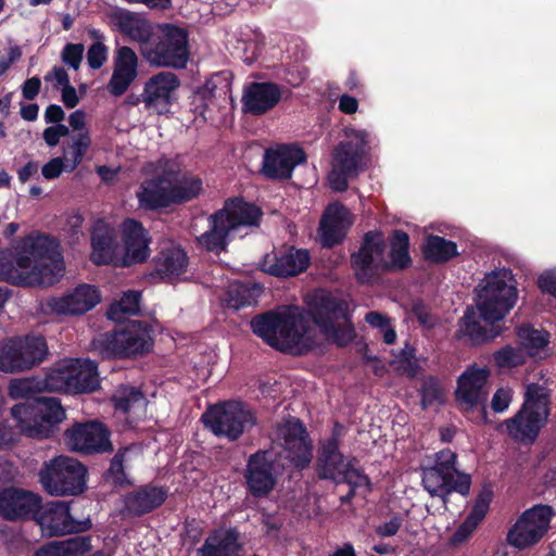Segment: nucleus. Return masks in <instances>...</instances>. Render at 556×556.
<instances>
[{"label": "nucleus", "instance_id": "de8ad7c7", "mask_svg": "<svg viewBox=\"0 0 556 556\" xmlns=\"http://www.w3.org/2000/svg\"><path fill=\"white\" fill-rule=\"evenodd\" d=\"M419 395L422 409L445 403V389L441 380L435 376H428L424 379L419 389Z\"/></svg>", "mask_w": 556, "mask_h": 556}, {"label": "nucleus", "instance_id": "b1692460", "mask_svg": "<svg viewBox=\"0 0 556 556\" xmlns=\"http://www.w3.org/2000/svg\"><path fill=\"white\" fill-rule=\"evenodd\" d=\"M168 497V488L146 483L122 495L121 515L125 518H139L160 508Z\"/></svg>", "mask_w": 556, "mask_h": 556}, {"label": "nucleus", "instance_id": "20e7f679", "mask_svg": "<svg viewBox=\"0 0 556 556\" xmlns=\"http://www.w3.org/2000/svg\"><path fill=\"white\" fill-rule=\"evenodd\" d=\"M551 413V391L544 386L532 382L526 387L519 409L510 418L501 422L497 430L504 431L517 444L531 446L548 424Z\"/></svg>", "mask_w": 556, "mask_h": 556}, {"label": "nucleus", "instance_id": "13d9d810", "mask_svg": "<svg viewBox=\"0 0 556 556\" xmlns=\"http://www.w3.org/2000/svg\"><path fill=\"white\" fill-rule=\"evenodd\" d=\"M494 363L500 368H514L523 363L522 354L510 345H506L493 354Z\"/></svg>", "mask_w": 556, "mask_h": 556}, {"label": "nucleus", "instance_id": "8fccbe9b", "mask_svg": "<svg viewBox=\"0 0 556 556\" xmlns=\"http://www.w3.org/2000/svg\"><path fill=\"white\" fill-rule=\"evenodd\" d=\"M128 448H119L110 462V467L103 473L106 482L114 486L124 488L132 485V481L127 477L124 463Z\"/></svg>", "mask_w": 556, "mask_h": 556}, {"label": "nucleus", "instance_id": "2f4dec72", "mask_svg": "<svg viewBox=\"0 0 556 556\" xmlns=\"http://www.w3.org/2000/svg\"><path fill=\"white\" fill-rule=\"evenodd\" d=\"M281 99L279 85L271 81L251 83L245 87V130H248V114L264 115L273 110Z\"/></svg>", "mask_w": 556, "mask_h": 556}, {"label": "nucleus", "instance_id": "a211bd4d", "mask_svg": "<svg viewBox=\"0 0 556 556\" xmlns=\"http://www.w3.org/2000/svg\"><path fill=\"white\" fill-rule=\"evenodd\" d=\"M356 462L355 457L345 460L340 446L318 443L315 472L319 480H329L337 484L348 481V475H354L370 488L369 477L362 468L354 467Z\"/></svg>", "mask_w": 556, "mask_h": 556}, {"label": "nucleus", "instance_id": "dca6fc26", "mask_svg": "<svg viewBox=\"0 0 556 556\" xmlns=\"http://www.w3.org/2000/svg\"><path fill=\"white\" fill-rule=\"evenodd\" d=\"M554 515V509L544 504H538L525 510L509 529L508 543L519 549L538 544L548 531Z\"/></svg>", "mask_w": 556, "mask_h": 556}, {"label": "nucleus", "instance_id": "ea45409f", "mask_svg": "<svg viewBox=\"0 0 556 556\" xmlns=\"http://www.w3.org/2000/svg\"><path fill=\"white\" fill-rule=\"evenodd\" d=\"M116 25L118 30L139 43L140 54L143 56L146 43L152 39L154 30L151 24L135 13L126 11L117 15Z\"/></svg>", "mask_w": 556, "mask_h": 556}, {"label": "nucleus", "instance_id": "6e6d98bb", "mask_svg": "<svg viewBox=\"0 0 556 556\" xmlns=\"http://www.w3.org/2000/svg\"><path fill=\"white\" fill-rule=\"evenodd\" d=\"M63 556H81L90 552L91 535H76L64 541H59Z\"/></svg>", "mask_w": 556, "mask_h": 556}, {"label": "nucleus", "instance_id": "1a4fd4ad", "mask_svg": "<svg viewBox=\"0 0 556 556\" xmlns=\"http://www.w3.org/2000/svg\"><path fill=\"white\" fill-rule=\"evenodd\" d=\"M313 323L326 340L338 348H345L356 338L349 305L344 300L330 294L315 295L311 301Z\"/></svg>", "mask_w": 556, "mask_h": 556}, {"label": "nucleus", "instance_id": "ddd939ff", "mask_svg": "<svg viewBox=\"0 0 556 556\" xmlns=\"http://www.w3.org/2000/svg\"><path fill=\"white\" fill-rule=\"evenodd\" d=\"M48 355L42 336H25L11 339L0 352V370L15 372L28 370L41 364Z\"/></svg>", "mask_w": 556, "mask_h": 556}, {"label": "nucleus", "instance_id": "2eb2a0df", "mask_svg": "<svg viewBox=\"0 0 556 556\" xmlns=\"http://www.w3.org/2000/svg\"><path fill=\"white\" fill-rule=\"evenodd\" d=\"M67 447L84 455L106 454L114 451L111 430L98 419L75 422L64 432Z\"/></svg>", "mask_w": 556, "mask_h": 556}, {"label": "nucleus", "instance_id": "a878e982", "mask_svg": "<svg viewBox=\"0 0 556 556\" xmlns=\"http://www.w3.org/2000/svg\"><path fill=\"white\" fill-rule=\"evenodd\" d=\"M150 232L143 227L142 223L126 218L122 223V242L124 254L121 257L119 266L130 267L147 262L150 256Z\"/></svg>", "mask_w": 556, "mask_h": 556}, {"label": "nucleus", "instance_id": "69168bd1", "mask_svg": "<svg viewBox=\"0 0 556 556\" xmlns=\"http://www.w3.org/2000/svg\"><path fill=\"white\" fill-rule=\"evenodd\" d=\"M513 400V392L509 389L500 388L495 391L491 400V408L495 413L505 412Z\"/></svg>", "mask_w": 556, "mask_h": 556}, {"label": "nucleus", "instance_id": "052dcab7", "mask_svg": "<svg viewBox=\"0 0 556 556\" xmlns=\"http://www.w3.org/2000/svg\"><path fill=\"white\" fill-rule=\"evenodd\" d=\"M85 47L83 43H66L61 52V60L68 67L77 71L84 58Z\"/></svg>", "mask_w": 556, "mask_h": 556}, {"label": "nucleus", "instance_id": "aec40b11", "mask_svg": "<svg viewBox=\"0 0 556 556\" xmlns=\"http://www.w3.org/2000/svg\"><path fill=\"white\" fill-rule=\"evenodd\" d=\"M489 377L490 370L486 367H479L476 364L470 365L458 377L455 390V400L463 407V410L470 413L480 407L484 424L489 422L485 408L488 393L484 390Z\"/></svg>", "mask_w": 556, "mask_h": 556}, {"label": "nucleus", "instance_id": "f3484780", "mask_svg": "<svg viewBox=\"0 0 556 556\" xmlns=\"http://www.w3.org/2000/svg\"><path fill=\"white\" fill-rule=\"evenodd\" d=\"M200 420L215 437L235 442L243 433V402L228 400L208 405Z\"/></svg>", "mask_w": 556, "mask_h": 556}, {"label": "nucleus", "instance_id": "cd10ccee", "mask_svg": "<svg viewBox=\"0 0 556 556\" xmlns=\"http://www.w3.org/2000/svg\"><path fill=\"white\" fill-rule=\"evenodd\" d=\"M90 261L97 266L117 265L119 243L115 228L104 219H97L90 229Z\"/></svg>", "mask_w": 556, "mask_h": 556}, {"label": "nucleus", "instance_id": "f257e3e1", "mask_svg": "<svg viewBox=\"0 0 556 556\" xmlns=\"http://www.w3.org/2000/svg\"><path fill=\"white\" fill-rule=\"evenodd\" d=\"M313 314L296 305L268 311L251 320L253 332L270 348L292 356H304L319 343L312 328Z\"/></svg>", "mask_w": 556, "mask_h": 556}, {"label": "nucleus", "instance_id": "58836bf2", "mask_svg": "<svg viewBox=\"0 0 556 556\" xmlns=\"http://www.w3.org/2000/svg\"><path fill=\"white\" fill-rule=\"evenodd\" d=\"M479 317H481L480 314L478 315L473 307H467L460 319L462 325L459 332L468 337L470 342L475 345L486 343L501 336L503 331L495 323L489 324V327L483 326Z\"/></svg>", "mask_w": 556, "mask_h": 556}, {"label": "nucleus", "instance_id": "f704fd0d", "mask_svg": "<svg viewBox=\"0 0 556 556\" xmlns=\"http://www.w3.org/2000/svg\"><path fill=\"white\" fill-rule=\"evenodd\" d=\"M493 500V490L491 485H483L478 493L472 508L465 520L457 527L451 536V542L454 545L466 542L481 521L485 518L490 504Z\"/></svg>", "mask_w": 556, "mask_h": 556}, {"label": "nucleus", "instance_id": "9b49d317", "mask_svg": "<svg viewBox=\"0 0 556 556\" xmlns=\"http://www.w3.org/2000/svg\"><path fill=\"white\" fill-rule=\"evenodd\" d=\"M87 467L74 457L59 455L45 462L39 482L52 496H77L87 490Z\"/></svg>", "mask_w": 556, "mask_h": 556}, {"label": "nucleus", "instance_id": "c85d7f7f", "mask_svg": "<svg viewBox=\"0 0 556 556\" xmlns=\"http://www.w3.org/2000/svg\"><path fill=\"white\" fill-rule=\"evenodd\" d=\"M100 299L96 287L83 283L66 295L49 298L46 309L55 315H83L92 309Z\"/></svg>", "mask_w": 556, "mask_h": 556}, {"label": "nucleus", "instance_id": "680f3d73", "mask_svg": "<svg viewBox=\"0 0 556 556\" xmlns=\"http://www.w3.org/2000/svg\"><path fill=\"white\" fill-rule=\"evenodd\" d=\"M265 47V38L262 34L253 31L252 37L245 39V64L250 65L258 59Z\"/></svg>", "mask_w": 556, "mask_h": 556}, {"label": "nucleus", "instance_id": "5fc2aeb1", "mask_svg": "<svg viewBox=\"0 0 556 556\" xmlns=\"http://www.w3.org/2000/svg\"><path fill=\"white\" fill-rule=\"evenodd\" d=\"M90 144L91 137L88 129L80 131L76 135L71 146L73 150V157L71 160V164L68 165V173L74 172L77 168V166L81 163Z\"/></svg>", "mask_w": 556, "mask_h": 556}, {"label": "nucleus", "instance_id": "f8f14e48", "mask_svg": "<svg viewBox=\"0 0 556 556\" xmlns=\"http://www.w3.org/2000/svg\"><path fill=\"white\" fill-rule=\"evenodd\" d=\"M202 179H184L172 186L160 178L144 179L137 191L139 207L143 211L161 212L172 205L184 204L199 197L202 191Z\"/></svg>", "mask_w": 556, "mask_h": 556}, {"label": "nucleus", "instance_id": "0eeeda50", "mask_svg": "<svg viewBox=\"0 0 556 556\" xmlns=\"http://www.w3.org/2000/svg\"><path fill=\"white\" fill-rule=\"evenodd\" d=\"M475 290L477 309L486 324L502 320L518 300L517 281L505 267L485 274Z\"/></svg>", "mask_w": 556, "mask_h": 556}, {"label": "nucleus", "instance_id": "4c0bfd02", "mask_svg": "<svg viewBox=\"0 0 556 556\" xmlns=\"http://www.w3.org/2000/svg\"><path fill=\"white\" fill-rule=\"evenodd\" d=\"M346 214L348 211L342 204H330L327 206L319 226L323 247L333 248L343 241L345 232L343 231L342 224Z\"/></svg>", "mask_w": 556, "mask_h": 556}, {"label": "nucleus", "instance_id": "4d7b16f0", "mask_svg": "<svg viewBox=\"0 0 556 556\" xmlns=\"http://www.w3.org/2000/svg\"><path fill=\"white\" fill-rule=\"evenodd\" d=\"M143 397L142 392L135 387H123L112 397L114 407L117 410L127 413L134 403L139 402Z\"/></svg>", "mask_w": 556, "mask_h": 556}, {"label": "nucleus", "instance_id": "37998d69", "mask_svg": "<svg viewBox=\"0 0 556 556\" xmlns=\"http://www.w3.org/2000/svg\"><path fill=\"white\" fill-rule=\"evenodd\" d=\"M21 241L27 249L28 254L34 257V263L60 256L59 243L52 236L41 233L37 236L29 235L22 238Z\"/></svg>", "mask_w": 556, "mask_h": 556}, {"label": "nucleus", "instance_id": "423d86ee", "mask_svg": "<svg viewBox=\"0 0 556 556\" xmlns=\"http://www.w3.org/2000/svg\"><path fill=\"white\" fill-rule=\"evenodd\" d=\"M457 459L455 452L443 448L433 454L432 464L420 467L422 488L431 497H439L444 507L451 494L466 497L470 493L471 476L457 468Z\"/></svg>", "mask_w": 556, "mask_h": 556}, {"label": "nucleus", "instance_id": "5701e85b", "mask_svg": "<svg viewBox=\"0 0 556 556\" xmlns=\"http://www.w3.org/2000/svg\"><path fill=\"white\" fill-rule=\"evenodd\" d=\"M180 86L178 76L173 72H160L144 84L141 101L147 110L162 115L169 112L176 101V90Z\"/></svg>", "mask_w": 556, "mask_h": 556}, {"label": "nucleus", "instance_id": "09e8293b", "mask_svg": "<svg viewBox=\"0 0 556 556\" xmlns=\"http://www.w3.org/2000/svg\"><path fill=\"white\" fill-rule=\"evenodd\" d=\"M141 293L129 290L123 294L119 301L111 304L108 309V317L114 321H119L124 315H137L140 311Z\"/></svg>", "mask_w": 556, "mask_h": 556}, {"label": "nucleus", "instance_id": "c9c22d12", "mask_svg": "<svg viewBox=\"0 0 556 556\" xmlns=\"http://www.w3.org/2000/svg\"><path fill=\"white\" fill-rule=\"evenodd\" d=\"M230 85L224 73L214 74L193 96L192 105L195 114L207 119L206 113L215 105V100L226 97Z\"/></svg>", "mask_w": 556, "mask_h": 556}, {"label": "nucleus", "instance_id": "774afa93", "mask_svg": "<svg viewBox=\"0 0 556 556\" xmlns=\"http://www.w3.org/2000/svg\"><path fill=\"white\" fill-rule=\"evenodd\" d=\"M538 286L543 293L556 298V273L545 271L540 275Z\"/></svg>", "mask_w": 556, "mask_h": 556}, {"label": "nucleus", "instance_id": "72a5a7b5", "mask_svg": "<svg viewBox=\"0 0 556 556\" xmlns=\"http://www.w3.org/2000/svg\"><path fill=\"white\" fill-rule=\"evenodd\" d=\"M70 393H91L99 388L98 365L90 359H66Z\"/></svg>", "mask_w": 556, "mask_h": 556}, {"label": "nucleus", "instance_id": "6e6552de", "mask_svg": "<svg viewBox=\"0 0 556 556\" xmlns=\"http://www.w3.org/2000/svg\"><path fill=\"white\" fill-rule=\"evenodd\" d=\"M143 59L153 66L185 68L190 59L189 31L173 23L159 24L148 45Z\"/></svg>", "mask_w": 556, "mask_h": 556}, {"label": "nucleus", "instance_id": "4468645a", "mask_svg": "<svg viewBox=\"0 0 556 556\" xmlns=\"http://www.w3.org/2000/svg\"><path fill=\"white\" fill-rule=\"evenodd\" d=\"M243 225V197L228 199L222 210L210 217V229L198 237V243L208 252L219 253L228 244L230 230Z\"/></svg>", "mask_w": 556, "mask_h": 556}, {"label": "nucleus", "instance_id": "393cba45", "mask_svg": "<svg viewBox=\"0 0 556 556\" xmlns=\"http://www.w3.org/2000/svg\"><path fill=\"white\" fill-rule=\"evenodd\" d=\"M311 265L307 249L282 245L271 254H266L262 262V270L278 278L294 277L304 273Z\"/></svg>", "mask_w": 556, "mask_h": 556}, {"label": "nucleus", "instance_id": "7ed1b4c3", "mask_svg": "<svg viewBox=\"0 0 556 556\" xmlns=\"http://www.w3.org/2000/svg\"><path fill=\"white\" fill-rule=\"evenodd\" d=\"M34 393H40L37 377L12 380L9 395L12 399H25V402L15 404L11 415L22 434L33 439L51 438L59 430V424L65 419V410L59 399L33 396Z\"/></svg>", "mask_w": 556, "mask_h": 556}, {"label": "nucleus", "instance_id": "338daca9", "mask_svg": "<svg viewBox=\"0 0 556 556\" xmlns=\"http://www.w3.org/2000/svg\"><path fill=\"white\" fill-rule=\"evenodd\" d=\"M68 165L64 164L62 157H53L41 168V174L46 179H55L60 177L63 170L67 172Z\"/></svg>", "mask_w": 556, "mask_h": 556}, {"label": "nucleus", "instance_id": "603ef678", "mask_svg": "<svg viewBox=\"0 0 556 556\" xmlns=\"http://www.w3.org/2000/svg\"><path fill=\"white\" fill-rule=\"evenodd\" d=\"M220 302L228 316L239 313L243 307V282L229 283L220 296Z\"/></svg>", "mask_w": 556, "mask_h": 556}, {"label": "nucleus", "instance_id": "9d476101", "mask_svg": "<svg viewBox=\"0 0 556 556\" xmlns=\"http://www.w3.org/2000/svg\"><path fill=\"white\" fill-rule=\"evenodd\" d=\"M368 137L366 130L351 129L346 131V140L334 148L332 168L328 175V182L333 191H346L349 180L357 177L363 170L364 160L369 149Z\"/></svg>", "mask_w": 556, "mask_h": 556}, {"label": "nucleus", "instance_id": "39448f33", "mask_svg": "<svg viewBox=\"0 0 556 556\" xmlns=\"http://www.w3.org/2000/svg\"><path fill=\"white\" fill-rule=\"evenodd\" d=\"M153 332L148 321L129 320L101 333L92 344L103 358L136 359L153 350Z\"/></svg>", "mask_w": 556, "mask_h": 556}, {"label": "nucleus", "instance_id": "e2e57ef3", "mask_svg": "<svg viewBox=\"0 0 556 556\" xmlns=\"http://www.w3.org/2000/svg\"><path fill=\"white\" fill-rule=\"evenodd\" d=\"M12 261L18 271H29L34 266V257L28 254L27 249L24 247L21 240L14 248Z\"/></svg>", "mask_w": 556, "mask_h": 556}, {"label": "nucleus", "instance_id": "bb28decb", "mask_svg": "<svg viewBox=\"0 0 556 556\" xmlns=\"http://www.w3.org/2000/svg\"><path fill=\"white\" fill-rule=\"evenodd\" d=\"M306 162L305 151L296 144H280L264 154L263 174L270 179L291 178L296 165Z\"/></svg>", "mask_w": 556, "mask_h": 556}, {"label": "nucleus", "instance_id": "0e129e2a", "mask_svg": "<svg viewBox=\"0 0 556 556\" xmlns=\"http://www.w3.org/2000/svg\"><path fill=\"white\" fill-rule=\"evenodd\" d=\"M404 518L400 514H395L387 522L380 523L376 527L375 532L381 538H389L395 535L401 529Z\"/></svg>", "mask_w": 556, "mask_h": 556}, {"label": "nucleus", "instance_id": "c756f323", "mask_svg": "<svg viewBox=\"0 0 556 556\" xmlns=\"http://www.w3.org/2000/svg\"><path fill=\"white\" fill-rule=\"evenodd\" d=\"M274 458L270 451H258L251 455L245 469V483L257 497L267 496L276 484Z\"/></svg>", "mask_w": 556, "mask_h": 556}, {"label": "nucleus", "instance_id": "7c9ffc66", "mask_svg": "<svg viewBox=\"0 0 556 556\" xmlns=\"http://www.w3.org/2000/svg\"><path fill=\"white\" fill-rule=\"evenodd\" d=\"M189 257L187 252L179 245L163 248L152 258L153 269L149 276L172 282L187 271Z\"/></svg>", "mask_w": 556, "mask_h": 556}, {"label": "nucleus", "instance_id": "bf43d9fd", "mask_svg": "<svg viewBox=\"0 0 556 556\" xmlns=\"http://www.w3.org/2000/svg\"><path fill=\"white\" fill-rule=\"evenodd\" d=\"M410 312L420 326L431 329L437 324L435 316L431 313V307L421 299L412 302Z\"/></svg>", "mask_w": 556, "mask_h": 556}, {"label": "nucleus", "instance_id": "c03bdc74", "mask_svg": "<svg viewBox=\"0 0 556 556\" xmlns=\"http://www.w3.org/2000/svg\"><path fill=\"white\" fill-rule=\"evenodd\" d=\"M66 359L55 364L48 369L42 377H37L39 382V392H65L70 393L67 379Z\"/></svg>", "mask_w": 556, "mask_h": 556}, {"label": "nucleus", "instance_id": "473e14b6", "mask_svg": "<svg viewBox=\"0 0 556 556\" xmlns=\"http://www.w3.org/2000/svg\"><path fill=\"white\" fill-rule=\"evenodd\" d=\"M138 75V56L127 46L121 47L116 52L115 66L108 88L111 94H124Z\"/></svg>", "mask_w": 556, "mask_h": 556}, {"label": "nucleus", "instance_id": "3c124183", "mask_svg": "<svg viewBox=\"0 0 556 556\" xmlns=\"http://www.w3.org/2000/svg\"><path fill=\"white\" fill-rule=\"evenodd\" d=\"M89 36L96 39L87 51V62L90 68L99 70L108 60V47L101 41L103 34L99 29H90Z\"/></svg>", "mask_w": 556, "mask_h": 556}, {"label": "nucleus", "instance_id": "412c9836", "mask_svg": "<svg viewBox=\"0 0 556 556\" xmlns=\"http://www.w3.org/2000/svg\"><path fill=\"white\" fill-rule=\"evenodd\" d=\"M277 437L283 441L287 458L296 470L306 469L313 460V441L298 417H289L277 428Z\"/></svg>", "mask_w": 556, "mask_h": 556}, {"label": "nucleus", "instance_id": "4be33fe9", "mask_svg": "<svg viewBox=\"0 0 556 556\" xmlns=\"http://www.w3.org/2000/svg\"><path fill=\"white\" fill-rule=\"evenodd\" d=\"M41 509L42 498L37 493L14 486L0 491V517L7 521L35 520Z\"/></svg>", "mask_w": 556, "mask_h": 556}, {"label": "nucleus", "instance_id": "a19ab883", "mask_svg": "<svg viewBox=\"0 0 556 556\" xmlns=\"http://www.w3.org/2000/svg\"><path fill=\"white\" fill-rule=\"evenodd\" d=\"M425 260L433 264H445L459 255L456 242L438 235H428L421 248Z\"/></svg>", "mask_w": 556, "mask_h": 556}, {"label": "nucleus", "instance_id": "e433bc0d", "mask_svg": "<svg viewBox=\"0 0 556 556\" xmlns=\"http://www.w3.org/2000/svg\"><path fill=\"white\" fill-rule=\"evenodd\" d=\"M241 548L237 529H215L198 548V556H235Z\"/></svg>", "mask_w": 556, "mask_h": 556}, {"label": "nucleus", "instance_id": "864d4df0", "mask_svg": "<svg viewBox=\"0 0 556 556\" xmlns=\"http://www.w3.org/2000/svg\"><path fill=\"white\" fill-rule=\"evenodd\" d=\"M33 275L18 271L12 260L0 256V281H5L17 287H27L31 283Z\"/></svg>", "mask_w": 556, "mask_h": 556}, {"label": "nucleus", "instance_id": "f03ea898", "mask_svg": "<svg viewBox=\"0 0 556 556\" xmlns=\"http://www.w3.org/2000/svg\"><path fill=\"white\" fill-rule=\"evenodd\" d=\"M389 258L384 257L387 241L381 230L366 231L357 251L351 253L350 264L356 281L370 283L380 274L403 271L413 264L410 240L406 231L394 229L389 236Z\"/></svg>", "mask_w": 556, "mask_h": 556}, {"label": "nucleus", "instance_id": "49530a36", "mask_svg": "<svg viewBox=\"0 0 556 556\" xmlns=\"http://www.w3.org/2000/svg\"><path fill=\"white\" fill-rule=\"evenodd\" d=\"M520 345L531 354L543 350L548 343L551 334L544 329H536L531 325H522L516 331Z\"/></svg>", "mask_w": 556, "mask_h": 556}, {"label": "nucleus", "instance_id": "a18cd8bd", "mask_svg": "<svg viewBox=\"0 0 556 556\" xmlns=\"http://www.w3.org/2000/svg\"><path fill=\"white\" fill-rule=\"evenodd\" d=\"M155 173L153 178H160L169 186L180 184L184 179L198 178L197 176L182 173L181 163L178 157H160L155 163Z\"/></svg>", "mask_w": 556, "mask_h": 556}, {"label": "nucleus", "instance_id": "6ab92c4d", "mask_svg": "<svg viewBox=\"0 0 556 556\" xmlns=\"http://www.w3.org/2000/svg\"><path fill=\"white\" fill-rule=\"evenodd\" d=\"M35 521L40 526L45 535L62 536L66 534H79L92 528L90 518L76 520L71 514L70 503L53 501L48 503L36 515Z\"/></svg>", "mask_w": 556, "mask_h": 556}, {"label": "nucleus", "instance_id": "79ce46f5", "mask_svg": "<svg viewBox=\"0 0 556 556\" xmlns=\"http://www.w3.org/2000/svg\"><path fill=\"white\" fill-rule=\"evenodd\" d=\"M64 274V264L62 255L54 256L52 260L39 261L34 263L31 270L26 275H33L31 283L27 287L52 286L59 281Z\"/></svg>", "mask_w": 556, "mask_h": 556}]
</instances>
